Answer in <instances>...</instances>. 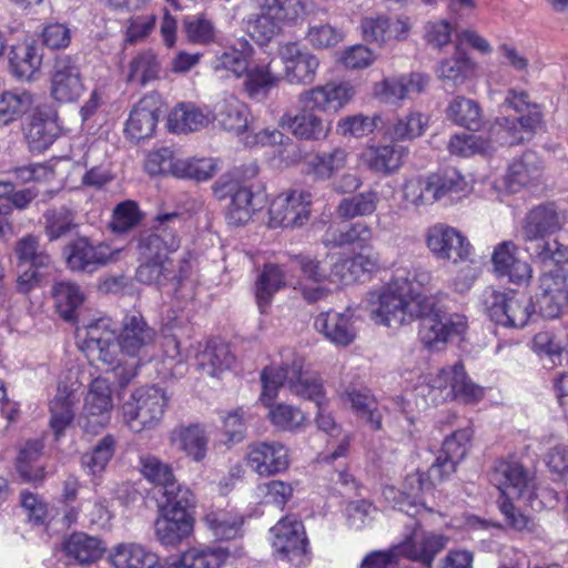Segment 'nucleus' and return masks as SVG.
<instances>
[{
	"label": "nucleus",
	"mask_w": 568,
	"mask_h": 568,
	"mask_svg": "<svg viewBox=\"0 0 568 568\" xmlns=\"http://www.w3.org/2000/svg\"><path fill=\"white\" fill-rule=\"evenodd\" d=\"M168 402L169 397L160 387H140L123 404L124 422L133 433L152 429L163 418Z\"/></svg>",
	"instance_id": "obj_6"
},
{
	"label": "nucleus",
	"mask_w": 568,
	"mask_h": 568,
	"mask_svg": "<svg viewBox=\"0 0 568 568\" xmlns=\"http://www.w3.org/2000/svg\"><path fill=\"white\" fill-rule=\"evenodd\" d=\"M407 154L408 151L403 145H383L369 151L367 164L373 172L389 175L399 170Z\"/></svg>",
	"instance_id": "obj_43"
},
{
	"label": "nucleus",
	"mask_w": 568,
	"mask_h": 568,
	"mask_svg": "<svg viewBox=\"0 0 568 568\" xmlns=\"http://www.w3.org/2000/svg\"><path fill=\"white\" fill-rule=\"evenodd\" d=\"M447 541L446 536L425 531L416 523L410 535L396 549L403 557L432 568L435 557L446 548Z\"/></svg>",
	"instance_id": "obj_18"
},
{
	"label": "nucleus",
	"mask_w": 568,
	"mask_h": 568,
	"mask_svg": "<svg viewBox=\"0 0 568 568\" xmlns=\"http://www.w3.org/2000/svg\"><path fill=\"white\" fill-rule=\"evenodd\" d=\"M467 182L453 168L408 180L403 187L405 200L412 204L426 205L442 200L454 201L465 193Z\"/></svg>",
	"instance_id": "obj_5"
},
{
	"label": "nucleus",
	"mask_w": 568,
	"mask_h": 568,
	"mask_svg": "<svg viewBox=\"0 0 568 568\" xmlns=\"http://www.w3.org/2000/svg\"><path fill=\"white\" fill-rule=\"evenodd\" d=\"M542 172V165L537 153L526 151L515 160L508 168L506 183L511 192H518L539 180Z\"/></svg>",
	"instance_id": "obj_33"
},
{
	"label": "nucleus",
	"mask_w": 568,
	"mask_h": 568,
	"mask_svg": "<svg viewBox=\"0 0 568 568\" xmlns=\"http://www.w3.org/2000/svg\"><path fill=\"white\" fill-rule=\"evenodd\" d=\"M247 465L260 476H273L287 469L288 450L281 443H256L247 453Z\"/></svg>",
	"instance_id": "obj_24"
},
{
	"label": "nucleus",
	"mask_w": 568,
	"mask_h": 568,
	"mask_svg": "<svg viewBox=\"0 0 568 568\" xmlns=\"http://www.w3.org/2000/svg\"><path fill=\"white\" fill-rule=\"evenodd\" d=\"M77 214L67 206L53 207L45 211L44 233L50 242L57 241L78 227Z\"/></svg>",
	"instance_id": "obj_47"
},
{
	"label": "nucleus",
	"mask_w": 568,
	"mask_h": 568,
	"mask_svg": "<svg viewBox=\"0 0 568 568\" xmlns=\"http://www.w3.org/2000/svg\"><path fill=\"white\" fill-rule=\"evenodd\" d=\"M57 112L48 105L38 106L26 129L30 151L41 153L55 141L60 133Z\"/></svg>",
	"instance_id": "obj_23"
},
{
	"label": "nucleus",
	"mask_w": 568,
	"mask_h": 568,
	"mask_svg": "<svg viewBox=\"0 0 568 568\" xmlns=\"http://www.w3.org/2000/svg\"><path fill=\"white\" fill-rule=\"evenodd\" d=\"M509 291H498L494 287H486L480 295V305L490 321L503 325L508 322L507 307Z\"/></svg>",
	"instance_id": "obj_59"
},
{
	"label": "nucleus",
	"mask_w": 568,
	"mask_h": 568,
	"mask_svg": "<svg viewBox=\"0 0 568 568\" xmlns=\"http://www.w3.org/2000/svg\"><path fill=\"white\" fill-rule=\"evenodd\" d=\"M507 307V318L504 326L521 328L527 325L531 315L536 312V301L532 302L530 298H526L524 295H519L514 291H509Z\"/></svg>",
	"instance_id": "obj_63"
},
{
	"label": "nucleus",
	"mask_w": 568,
	"mask_h": 568,
	"mask_svg": "<svg viewBox=\"0 0 568 568\" xmlns=\"http://www.w3.org/2000/svg\"><path fill=\"white\" fill-rule=\"evenodd\" d=\"M194 520L191 515L161 511L154 523L156 539L164 546H175L186 539L193 531Z\"/></svg>",
	"instance_id": "obj_31"
},
{
	"label": "nucleus",
	"mask_w": 568,
	"mask_h": 568,
	"mask_svg": "<svg viewBox=\"0 0 568 568\" xmlns=\"http://www.w3.org/2000/svg\"><path fill=\"white\" fill-rule=\"evenodd\" d=\"M33 104V95L28 91H6L0 95V128L21 118Z\"/></svg>",
	"instance_id": "obj_48"
},
{
	"label": "nucleus",
	"mask_w": 568,
	"mask_h": 568,
	"mask_svg": "<svg viewBox=\"0 0 568 568\" xmlns=\"http://www.w3.org/2000/svg\"><path fill=\"white\" fill-rule=\"evenodd\" d=\"M63 549L69 558H73L79 564L98 560L104 550L100 539L83 532L72 534L65 540Z\"/></svg>",
	"instance_id": "obj_45"
},
{
	"label": "nucleus",
	"mask_w": 568,
	"mask_h": 568,
	"mask_svg": "<svg viewBox=\"0 0 568 568\" xmlns=\"http://www.w3.org/2000/svg\"><path fill=\"white\" fill-rule=\"evenodd\" d=\"M242 49L232 48L216 57L214 69H225L234 73L236 78L244 75L250 68L248 59L252 54V47L245 41L240 43Z\"/></svg>",
	"instance_id": "obj_60"
},
{
	"label": "nucleus",
	"mask_w": 568,
	"mask_h": 568,
	"mask_svg": "<svg viewBox=\"0 0 568 568\" xmlns=\"http://www.w3.org/2000/svg\"><path fill=\"white\" fill-rule=\"evenodd\" d=\"M112 408V390L109 381L103 377L94 378L78 418L79 426L85 433L97 434L109 424Z\"/></svg>",
	"instance_id": "obj_11"
},
{
	"label": "nucleus",
	"mask_w": 568,
	"mask_h": 568,
	"mask_svg": "<svg viewBox=\"0 0 568 568\" xmlns=\"http://www.w3.org/2000/svg\"><path fill=\"white\" fill-rule=\"evenodd\" d=\"M286 285L285 274L281 266L267 263L255 281V301L261 313H266L274 295Z\"/></svg>",
	"instance_id": "obj_34"
},
{
	"label": "nucleus",
	"mask_w": 568,
	"mask_h": 568,
	"mask_svg": "<svg viewBox=\"0 0 568 568\" xmlns=\"http://www.w3.org/2000/svg\"><path fill=\"white\" fill-rule=\"evenodd\" d=\"M161 65L151 50H143L139 52L129 64L128 81L145 85L160 75Z\"/></svg>",
	"instance_id": "obj_50"
},
{
	"label": "nucleus",
	"mask_w": 568,
	"mask_h": 568,
	"mask_svg": "<svg viewBox=\"0 0 568 568\" xmlns=\"http://www.w3.org/2000/svg\"><path fill=\"white\" fill-rule=\"evenodd\" d=\"M353 315L348 310L343 313L327 311L320 313L314 327L323 334L328 341L339 346H348L357 335V331L352 320Z\"/></svg>",
	"instance_id": "obj_26"
},
{
	"label": "nucleus",
	"mask_w": 568,
	"mask_h": 568,
	"mask_svg": "<svg viewBox=\"0 0 568 568\" xmlns=\"http://www.w3.org/2000/svg\"><path fill=\"white\" fill-rule=\"evenodd\" d=\"M447 118L455 124L476 130L480 124V108L474 100L456 97L447 106Z\"/></svg>",
	"instance_id": "obj_51"
},
{
	"label": "nucleus",
	"mask_w": 568,
	"mask_h": 568,
	"mask_svg": "<svg viewBox=\"0 0 568 568\" xmlns=\"http://www.w3.org/2000/svg\"><path fill=\"white\" fill-rule=\"evenodd\" d=\"M163 501L160 511L191 515L190 509L195 507L196 497L185 485L179 484L176 479L162 489Z\"/></svg>",
	"instance_id": "obj_46"
},
{
	"label": "nucleus",
	"mask_w": 568,
	"mask_h": 568,
	"mask_svg": "<svg viewBox=\"0 0 568 568\" xmlns=\"http://www.w3.org/2000/svg\"><path fill=\"white\" fill-rule=\"evenodd\" d=\"M541 122L542 114L536 110L518 118H497L490 129V139L500 145H518L531 140Z\"/></svg>",
	"instance_id": "obj_17"
},
{
	"label": "nucleus",
	"mask_w": 568,
	"mask_h": 568,
	"mask_svg": "<svg viewBox=\"0 0 568 568\" xmlns=\"http://www.w3.org/2000/svg\"><path fill=\"white\" fill-rule=\"evenodd\" d=\"M136 268L135 278L139 283L162 287L170 282L180 283L181 275L176 274L172 258H142Z\"/></svg>",
	"instance_id": "obj_37"
},
{
	"label": "nucleus",
	"mask_w": 568,
	"mask_h": 568,
	"mask_svg": "<svg viewBox=\"0 0 568 568\" xmlns=\"http://www.w3.org/2000/svg\"><path fill=\"white\" fill-rule=\"evenodd\" d=\"M428 277L425 272L397 268L392 282L379 294L377 307L372 310L373 320L388 327H398L415 320L417 310L427 297L419 288Z\"/></svg>",
	"instance_id": "obj_4"
},
{
	"label": "nucleus",
	"mask_w": 568,
	"mask_h": 568,
	"mask_svg": "<svg viewBox=\"0 0 568 568\" xmlns=\"http://www.w3.org/2000/svg\"><path fill=\"white\" fill-rule=\"evenodd\" d=\"M353 94V87L347 82H328L305 90L298 95L300 112L284 114L280 125L300 140L323 141L331 132V120L320 113L335 114Z\"/></svg>",
	"instance_id": "obj_1"
},
{
	"label": "nucleus",
	"mask_w": 568,
	"mask_h": 568,
	"mask_svg": "<svg viewBox=\"0 0 568 568\" xmlns=\"http://www.w3.org/2000/svg\"><path fill=\"white\" fill-rule=\"evenodd\" d=\"M158 333L138 312L126 314L118 336L105 328L104 322L90 325L87 329L84 347L88 355L105 365L118 363L119 353L131 357H143L154 346Z\"/></svg>",
	"instance_id": "obj_2"
},
{
	"label": "nucleus",
	"mask_w": 568,
	"mask_h": 568,
	"mask_svg": "<svg viewBox=\"0 0 568 568\" xmlns=\"http://www.w3.org/2000/svg\"><path fill=\"white\" fill-rule=\"evenodd\" d=\"M50 83V94L57 102H75L84 90L79 57L58 55L52 65Z\"/></svg>",
	"instance_id": "obj_12"
},
{
	"label": "nucleus",
	"mask_w": 568,
	"mask_h": 568,
	"mask_svg": "<svg viewBox=\"0 0 568 568\" xmlns=\"http://www.w3.org/2000/svg\"><path fill=\"white\" fill-rule=\"evenodd\" d=\"M427 246L439 260L453 263L466 262L470 258L473 246L468 239L458 230L436 224L427 232Z\"/></svg>",
	"instance_id": "obj_16"
},
{
	"label": "nucleus",
	"mask_w": 568,
	"mask_h": 568,
	"mask_svg": "<svg viewBox=\"0 0 568 568\" xmlns=\"http://www.w3.org/2000/svg\"><path fill=\"white\" fill-rule=\"evenodd\" d=\"M142 216L136 202L131 200L121 202L113 210L110 229L113 233L123 234L135 227Z\"/></svg>",
	"instance_id": "obj_64"
},
{
	"label": "nucleus",
	"mask_w": 568,
	"mask_h": 568,
	"mask_svg": "<svg viewBox=\"0 0 568 568\" xmlns=\"http://www.w3.org/2000/svg\"><path fill=\"white\" fill-rule=\"evenodd\" d=\"M151 229L143 230L138 237V252L141 258H170L178 251L181 241L178 234L182 216L178 212L159 214Z\"/></svg>",
	"instance_id": "obj_8"
},
{
	"label": "nucleus",
	"mask_w": 568,
	"mask_h": 568,
	"mask_svg": "<svg viewBox=\"0 0 568 568\" xmlns=\"http://www.w3.org/2000/svg\"><path fill=\"white\" fill-rule=\"evenodd\" d=\"M43 445L39 440L27 442L17 457V470L20 477L28 483L42 481L45 473L42 466H34L39 459Z\"/></svg>",
	"instance_id": "obj_49"
},
{
	"label": "nucleus",
	"mask_w": 568,
	"mask_h": 568,
	"mask_svg": "<svg viewBox=\"0 0 568 568\" xmlns=\"http://www.w3.org/2000/svg\"><path fill=\"white\" fill-rule=\"evenodd\" d=\"M115 452V438L108 434L94 445L91 452L81 456L82 467L91 475L102 473Z\"/></svg>",
	"instance_id": "obj_52"
},
{
	"label": "nucleus",
	"mask_w": 568,
	"mask_h": 568,
	"mask_svg": "<svg viewBox=\"0 0 568 568\" xmlns=\"http://www.w3.org/2000/svg\"><path fill=\"white\" fill-rule=\"evenodd\" d=\"M434 386L448 388L454 398L464 403L478 402L484 396L483 388L469 379L460 362L443 367L434 379Z\"/></svg>",
	"instance_id": "obj_25"
},
{
	"label": "nucleus",
	"mask_w": 568,
	"mask_h": 568,
	"mask_svg": "<svg viewBox=\"0 0 568 568\" xmlns=\"http://www.w3.org/2000/svg\"><path fill=\"white\" fill-rule=\"evenodd\" d=\"M111 559L116 568H156V554L136 544H120L114 547Z\"/></svg>",
	"instance_id": "obj_39"
},
{
	"label": "nucleus",
	"mask_w": 568,
	"mask_h": 568,
	"mask_svg": "<svg viewBox=\"0 0 568 568\" xmlns=\"http://www.w3.org/2000/svg\"><path fill=\"white\" fill-rule=\"evenodd\" d=\"M229 551L222 547L200 546L184 551L174 564L175 568H220Z\"/></svg>",
	"instance_id": "obj_42"
},
{
	"label": "nucleus",
	"mask_w": 568,
	"mask_h": 568,
	"mask_svg": "<svg viewBox=\"0 0 568 568\" xmlns=\"http://www.w3.org/2000/svg\"><path fill=\"white\" fill-rule=\"evenodd\" d=\"M312 195L307 191H288L276 196L268 209L272 227L302 226L310 219Z\"/></svg>",
	"instance_id": "obj_14"
},
{
	"label": "nucleus",
	"mask_w": 568,
	"mask_h": 568,
	"mask_svg": "<svg viewBox=\"0 0 568 568\" xmlns=\"http://www.w3.org/2000/svg\"><path fill=\"white\" fill-rule=\"evenodd\" d=\"M162 109L163 103L156 93H150L140 99L126 121L128 135L136 141L150 138L155 131Z\"/></svg>",
	"instance_id": "obj_21"
},
{
	"label": "nucleus",
	"mask_w": 568,
	"mask_h": 568,
	"mask_svg": "<svg viewBox=\"0 0 568 568\" xmlns=\"http://www.w3.org/2000/svg\"><path fill=\"white\" fill-rule=\"evenodd\" d=\"M379 195L374 190H367L352 196L343 197L335 213L339 220L349 221L356 217L369 216L375 213Z\"/></svg>",
	"instance_id": "obj_41"
},
{
	"label": "nucleus",
	"mask_w": 568,
	"mask_h": 568,
	"mask_svg": "<svg viewBox=\"0 0 568 568\" xmlns=\"http://www.w3.org/2000/svg\"><path fill=\"white\" fill-rule=\"evenodd\" d=\"M470 69V60L457 47L454 57L442 61L438 77L449 87L457 88L463 84Z\"/></svg>",
	"instance_id": "obj_58"
},
{
	"label": "nucleus",
	"mask_w": 568,
	"mask_h": 568,
	"mask_svg": "<svg viewBox=\"0 0 568 568\" xmlns=\"http://www.w3.org/2000/svg\"><path fill=\"white\" fill-rule=\"evenodd\" d=\"M211 116L194 103H179L169 114L168 128L174 133L200 131L209 125Z\"/></svg>",
	"instance_id": "obj_35"
},
{
	"label": "nucleus",
	"mask_w": 568,
	"mask_h": 568,
	"mask_svg": "<svg viewBox=\"0 0 568 568\" xmlns=\"http://www.w3.org/2000/svg\"><path fill=\"white\" fill-rule=\"evenodd\" d=\"M373 229L365 222H356L345 230L328 229L323 242L326 246L342 247L346 245L367 246L373 240Z\"/></svg>",
	"instance_id": "obj_44"
},
{
	"label": "nucleus",
	"mask_w": 568,
	"mask_h": 568,
	"mask_svg": "<svg viewBox=\"0 0 568 568\" xmlns=\"http://www.w3.org/2000/svg\"><path fill=\"white\" fill-rule=\"evenodd\" d=\"M347 161V152L342 148L316 153L310 161L313 173L320 180H329L341 171Z\"/></svg>",
	"instance_id": "obj_53"
},
{
	"label": "nucleus",
	"mask_w": 568,
	"mask_h": 568,
	"mask_svg": "<svg viewBox=\"0 0 568 568\" xmlns=\"http://www.w3.org/2000/svg\"><path fill=\"white\" fill-rule=\"evenodd\" d=\"M248 114V108L244 102L233 94H227L215 103L211 121H214L225 131L239 135L247 129Z\"/></svg>",
	"instance_id": "obj_30"
},
{
	"label": "nucleus",
	"mask_w": 568,
	"mask_h": 568,
	"mask_svg": "<svg viewBox=\"0 0 568 568\" xmlns=\"http://www.w3.org/2000/svg\"><path fill=\"white\" fill-rule=\"evenodd\" d=\"M77 403L73 390L67 386H59L57 394L49 404L50 409V427L57 438H59L64 430L74 420V405Z\"/></svg>",
	"instance_id": "obj_36"
},
{
	"label": "nucleus",
	"mask_w": 568,
	"mask_h": 568,
	"mask_svg": "<svg viewBox=\"0 0 568 568\" xmlns=\"http://www.w3.org/2000/svg\"><path fill=\"white\" fill-rule=\"evenodd\" d=\"M565 223V214L555 203H545L532 207L523 221L521 235L528 246L545 242L547 235L558 232Z\"/></svg>",
	"instance_id": "obj_19"
},
{
	"label": "nucleus",
	"mask_w": 568,
	"mask_h": 568,
	"mask_svg": "<svg viewBox=\"0 0 568 568\" xmlns=\"http://www.w3.org/2000/svg\"><path fill=\"white\" fill-rule=\"evenodd\" d=\"M140 470L144 478L162 489L175 479L172 466L151 454L140 456Z\"/></svg>",
	"instance_id": "obj_61"
},
{
	"label": "nucleus",
	"mask_w": 568,
	"mask_h": 568,
	"mask_svg": "<svg viewBox=\"0 0 568 568\" xmlns=\"http://www.w3.org/2000/svg\"><path fill=\"white\" fill-rule=\"evenodd\" d=\"M535 300L542 317H558L568 303V271L565 267L544 271L539 277Z\"/></svg>",
	"instance_id": "obj_13"
},
{
	"label": "nucleus",
	"mask_w": 568,
	"mask_h": 568,
	"mask_svg": "<svg viewBox=\"0 0 568 568\" xmlns=\"http://www.w3.org/2000/svg\"><path fill=\"white\" fill-rule=\"evenodd\" d=\"M383 123V119L379 115L373 118L363 114L348 115L339 119L336 132L343 136L362 138L372 133Z\"/></svg>",
	"instance_id": "obj_62"
},
{
	"label": "nucleus",
	"mask_w": 568,
	"mask_h": 568,
	"mask_svg": "<svg viewBox=\"0 0 568 568\" xmlns=\"http://www.w3.org/2000/svg\"><path fill=\"white\" fill-rule=\"evenodd\" d=\"M303 365V358L294 357L291 364L285 362L278 367H265L261 373V400L264 405L271 406L278 389L286 386L292 394L316 404V424L323 432L331 433L336 428V424L332 414L322 407L323 385L315 376L304 372Z\"/></svg>",
	"instance_id": "obj_3"
},
{
	"label": "nucleus",
	"mask_w": 568,
	"mask_h": 568,
	"mask_svg": "<svg viewBox=\"0 0 568 568\" xmlns=\"http://www.w3.org/2000/svg\"><path fill=\"white\" fill-rule=\"evenodd\" d=\"M216 164L213 159H175L172 175L179 179L206 181L215 173Z\"/></svg>",
	"instance_id": "obj_55"
},
{
	"label": "nucleus",
	"mask_w": 568,
	"mask_h": 568,
	"mask_svg": "<svg viewBox=\"0 0 568 568\" xmlns=\"http://www.w3.org/2000/svg\"><path fill=\"white\" fill-rule=\"evenodd\" d=\"M13 255L18 270L17 291L27 294L39 285L41 271L51 266L52 258L33 234H27L14 243Z\"/></svg>",
	"instance_id": "obj_9"
},
{
	"label": "nucleus",
	"mask_w": 568,
	"mask_h": 568,
	"mask_svg": "<svg viewBox=\"0 0 568 568\" xmlns=\"http://www.w3.org/2000/svg\"><path fill=\"white\" fill-rule=\"evenodd\" d=\"M234 363L229 346L224 343H209L204 352L199 357V364L211 376L230 368Z\"/></svg>",
	"instance_id": "obj_56"
},
{
	"label": "nucleus",
	"mask_w": 568,
	"mask_h": 568,
	"mask_svg": "<svg viewBox=\"0 0 568 568\" xmlns=\"http://www.w3.org/2000/svg\"><path fill=\"white\" fill-rule=\"evenodd\" d=\"M215 193L222 199L231 196V202L226 210V221L229 225L241 226L247 223L252 214L263 207L265 195L263 193H253L247 186H240L230 182L215 184Z\"/></svg>",
	"instance_id": "obj_15"
},
{
	"label": "nucleus",
	"mask_w": 568,
	"mask_h": 568,
	"mask_svg": "<svg viewBox=\"0 0 568 568\" xmlns=\"http://www.w3.org/2000/svg\"><path fill=\"white\" fill-rule=\"evenodd\" d=\"M243 90L247 97L255 101H264L271 90L280 83L282 77L275 74L271 69V63L266 65L250 67L244 73Z\"/></svg>",
	"instance_id": "obj_38"
},
{
	"label": "nucleus",
	"mask_w": 568,
	"mask_h": 568,
	"mask_svg": "<svg viewBox=\"0 0 568 568\" xmlns=\"http://www.w3.org/2000/svg\"><path fill=\"white\" fill-rule=\"evenodd\" d=\"M426 126V120L420 113H410L385 126V134L392 140H413L423 134Z\"/></svg>",
	"instance_id": "obj_57"
},
{
	"label": "nucleus",
	"mask_w": 568,
	"mask_h": 568,
	"mask_svg": "<svg viewBox=\"0 0 568 568\" xmlns=\"http://www.w3.org/2000/svg\"><path fill=\"white\" fill-rule=\"evenodd\" d=\"M473 436V430L463 428L447 436L443 443L439 455L430 466V476L444 481L456 471V466L462 462L467 452Z\"/></svg>",
	"instance_id": "obj_20"
},
{
	"label": "nucleus",
	"mask_w": 568,
	"mask_h": 568,
	"mask_svg": "<svg viewBox=\"0 0 568 568\" xmlns=\"http://www.w3.org/2000/svg\"><path fill=\"white\" fill-rule=\"evenodd\" d=\"M42 58L41 49L34 41L19 42L9 50V70L16 79L30 82L39 72Z\"/></svg>",
	"instance_id": "obj_28"
},
{
	"label": "nucleus",
	"mask_w": 568,
	"mask_h": 568,
	"mask_svg": "<svg viewBox=\"0 0 568 568\" xmlns=\"http://www.w3.org/2000/svg\"><path fill=\"white\" fill-rule=\"evenodd\" d=\"M203 521L216 539L230 540L242 534L244 517L234 508H214L204 515Z\"/></svg>",
	"instance_id": "obj_32"
},
{
	"label": "nucleus",
	"mask_w": 568,
	"mask_h": 568,
	"mask_svg": "<svg viewBox=\"0 0 568 568\" xmlns=\"http://www.w3.org/2000/svg\"><path fill=\"white\" fill-rule=\"evenodd\" d=\"M116 252L104 242H94L88 236H78L62 250L67 267L74 273L92 274L115 261Z\"/></svg>",
	"instance_id": "obj_10"
},
{
	"label": "nucleus",
	"mask_w": 568,
	"mask_h": 568,
	"mask_svg": "<svg viewBox=\"0 0 568 568\" xmlns=\"http://www.w3.org/2000/svg\"><path fill=\"white\" fill-rule=\"evenodd\" d=\"M489 479L500 490L501 498H519L528 486L526 469L515 460L496 462Z\"/></svg>",
	"instance_id": "obj_27"
},
{
	"label": "nucleus",
	"mask_w": 568,
	"mask_h": 568,
	"mask_svg": "<svg viewBox=\"0 0 568 568\" xmlns=\"http://www.w3.org/2000/svg\"><path fill=\"white\" fill-rule=\"evenodd\" d=\"M273 548L283 558L293 561L306 551L307 539L303 523L295 516L282 518L273 528Z\"/></svg>",
	"instance_id": "obj_22"
},
{
	"label": "nucleus",
	"mask_w": 568,
	"mask_h": 568,
	"mask_svg": "<svg viewBox=\"0 0 568 568\" xmlns=\"http://www.w3.org/2000/svg\"><path fill=\"white\" fill-rule=\"evenodd\" d=\"M346 396L352 408L373 430H379L382 428V414L377 408L375 398L368 390L353 389L347 392Z\"/></svg>",
	"instance_id": "obj_54"
},
{
	"label": "nucleus",
	"mask_w": 568,
	"mask_h": 568,
	"mask_svg": "<svg viewBox=\"0 0 568 568\" xmlns=\"http://www.w3.org/2000/svg\"><path fill=\"white\" fill-rule=\"evenodd\" d=\"M52 296L59 315L67 322H74L77 312L84 302L80 286L70 281L57 282L52 286Z\"/></svg>",
	"instance_id": "obj_40"
},
{
	"label": "nucleus",
	"mask_w": 568,
	"mask_h": 568,
	"mask_svg": "<svg viewBox=\"0 0 568 568\" xmlns=\"http://www.w3.org/2000/svg\"><path fill=\"white\" fill-rule=\"evenodd\" d=\"M169 443L174 449L200 463L206 456L209 437L199 424L178 425L170 432Z\"/></svg>",
	"instance_id": "obj_29"
},
{
	"label": "nucleus",
	"mask_w": 568,
	"mask_h": 568,
	"mask_svg": "<svg viewBox=\"0 0 568 568\" xmlns=\"http://www.w3.org/2000/svg\"><path fill=\"white\" fill-rule=\"evenodd\" d=\"M415 318L419 320V339L429 349H440V346L450 338L460 336L467 327L464 316L455 314L447 318L436 308L430 297H426L422 303Z\"/></svg>",
	"instance_id": "obj_7"
}]
</instances>
